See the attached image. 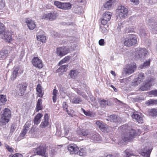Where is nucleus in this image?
Here are the masks:
<instances>
[{
	"mask_svg": "<svg viewBox=\"0 0 157 157\" xmlns=\"http://www.w3.org/2000/svg\"><path fill=\"white\" fill-rule=\"evenodd\" d=\"M120 128L123 134L122 140L124 141H130L135 136L139 134L138 133H136L135 130L126 125H122Z\"/></svg>",
	"mask_w": 157,
	"mask_h": 157,
	"instance_id": "obj_1",
	"label": "nucleus"
},
{
	"mask_svg": "<svg viewBox=\"0 0 157 157\" xmlns=\"http://www.w3.org/2000/svg\"><path fill=\"white\" fill-rule=\"evenodd\" d=\"M128 37L125 39L124 43L125 46L130 47L135 45L137 43V37L133 34L129 35Z\"/></svg>",
	"mask_w": 157,
	"mask_h": 157,
	"instance_id": "obj_2",
	"label": "nucleus"
},
{
	"mask_svg": "<svg viewBox=\"0 0 157 157\" xmlns=\"http://www.w3.org/2000/svg\"><path fill=\"white\" fill-rule=\"evenodd\" d=\"M128 9L124 6H119L117 10V17L121 19L125 18L128 14Z\"/></svg>",
	"mask_w": 157,
	"mask_h": 157,
	"instance_id": "obj_3",
	"label": "nucleus"
},
{
	"mask_svg": "<svg viewBox=\"0 0 157 157\" xmlns=\"http://www.w3.org/2000/svg\"><path fill=\"white\" fill-rule=\"evenodd\" d=\"M136 64H130L127 65L123 68L122 71L123 75H129L133 73L136 70Z\"/></svg>",
	"mask_w": 157,
	"mask_h": 157,
	"instance_id": "obj_4",
	"label": "nucleus"
},
{
	"mask_svg": "<svg viewBox=\"0 0 157 157\" xmlns=\"http://www.w3.org/2000/svg\"><path fill=\"white\" fill-rule=\"evenodd\" d=\"M11 116V112L10 110L6 108L4 111L2 115L1 121L4 124L9 122V118Z\"/></svg>",
	"mask_w": 157,
	"mask_h": 157,
	"instance_id": "obj_5",
	"label": "nucleus"
},
{
	"mask_svg": "<svg viewBox=\"0 0 157 157\" xmlns=\"http://www.w3.org/2000/svg\"><path fill=\"white\" fill-rule=\"evenodd\" d=\"M54 5L58 8L64 10H69L71 7V6L69 3H62L56 1L54 2Z\"/></svg>",
	"mask_w": 157,
	"mask_h": 157,
	"instance_id": "obj_6",
	"label": "nucleus"
},
{
	"mask_svg": "<svg viewBox=\"0 0 157 157\" xmlns=\"http://www.w3.org/2000/svg\"><path fill=\"white\" fill-rule=\"evenodd\" d=\"M96 124L98 126L99 129L104 133H107L109 132L111 129L110 127L107 125L103 124L102 121H97Z\"/></svg>",
	"mask_w": 157,
	"mask_h": 157,
	"instance_id": "obj_7",
	"label": "nucleus"
},
{
	"mask_svg": "<svg viewBox=\"0 0 157 157\" xmlns=\"http://www.w3.org/2000/svg\"><path fill=\"white\" fill-rule=\"evenodd\" d=\"M147 52L144 48H137L135 51V56L137 59L144 58L147 54Z\"/></svg>",
	"mask_w": 157,
	"mask_h": 157,
	"instance_id": "obj_8",
	"label": "nucleus"
},
{
	"mask_svg": "<svg viewBox=\"0 0 157 157\" xmlns=\"http://www.w3.org/2000/svg\"><path fill=\"white\" fill-rule=\"evenodd\" d=\"M70 50L68 47H60L57 48L56 53L58 56L62 57L68 53Z\"/></svg>",
	"mask_w": 157,
	"mask_h": 157,
	"instance_id": "obj_9",
	"label": "nucleus"
},
{
	"mask_svg": "<svg viewBox=\"0 0 157 157\" xmlns=\"http://www.w3.org/2000/svg\"><path fill=\"white\" fill-rule=\"evenodd\" d=\"M32 63L34 66L38 68H41L43 67L42 60L37 57H33Z\"/></svg>",
	"mask_w": 157,
	"mask_h": 157,
	"instance_id": "obj_10",
	"label": "nucleus"
},
{
	"mask_svg": "<svg viewBox=\"0 0 157 157\" xmlns=\"http://www.w3.org/2000/svg\"><path fill=\"white\" fill-rule=\"evenodd\" d=\"M91 142L96 143L101 140V137L97 133L93 132H91L90 136H88Z\"/></svg>",
	"mask_w": 157,
	"mask_h": 157,
	"instance_id": "obj_11",
	"label": "nucleus"
},
{
	"mask_svg": "<svg viewBox=\"0 0 157 157\" xmlns=\"http://www.w3.org/2000/svg\"><path fill=\"white\" fill-rule=\"evenodd\" d=\"M68 149L71 154H77L79 148L75 144H70L68 146Z\"/></svg>",
	"mask_w": 157,
	"mask_h": 157,
	"instance_id": "obj_12",
	"label": "nucleus"
},
{
	"mask_svg": "<svg viewBox=\"0 0 157 157\" xmlns=\"http://www.w3.org/2000/svg\"><path fill=\"white\" fill-rule=\"evenodd\" d=\"M58 16L57 13H55L54 12H52L50 13H45L43 15L42 18V19H46L47 20H50L51 19H56V17Z\"/></svg>",
	"mask_w": 157,
	"mask_h": 157,
	"instance_id": "obj_13",
	"label": "nucleus"
},
{
	"mask_svg": "<svg viewBox=\"0 0 157 157\" xmlns=\"http://www.w3.org/2000/svg\"><path fill=\"white\" fill-rule=\"evenodd\" d=\"M0 35L2 38L4 39L6 42H10L12 40L10 33L8 31H5L2 34H0Z\"/></svg>",
	"mask_w": 157,
	"mask_h": 157,
	"instance_id": "obj_14",
	"label": "nucleus"
},
{
	"mask_svg": "<svg viewBox=\"0 0 157 157\" xmlns=\"http://www.w3.org/2000/svg\"><path fill=\"white\" fill-rule=\"evenodd\" d=\"M36 151L38 155L45 156L46 148L43 146H39L36 149Z\"/></svg>",
	"mask_w": 157,
	"mask_h": 157,
	"instance_id": "obj_15",
	"label": "nucleus"
},
{
	"mask_svg": "<svg viewBox=\"0 0 157 157\" xmlns=\"http://www.w3.org/2000/svg\"><path fill=\"white\" fill-rule=\"evenodd\" d=\"M91 132L88 129H78L77 131V133L78 135L82 136H90Z\"/></svg>",
	"mask_w": 157,
	"mask_h": 157,
	"instance_id": "obj_16",
	"label": "nucleus"
},
{
	"mask_svg": "<svg viewBox=\"0 0 157 157\" xmlns=\"http://www.w3.org/2000/svg\"><path fill=\"white\" fill-rule=\"evenodd\" d=\"M132 117L133 119L139 123H142L143 122L142 117L140 115L137 113L136 112H134L132 115Z\"/></svg>",
	"mask_w": 157,
	"mask_h": 157,
	"instance_id": "obj_17",
	"label": "nucleus"
},
{
	"mask_svg": "<svg viewBox=\"0 0 157 157\" xmlns=\"http://www.w3.org/2000/svg\"><path fill=\"white\" fill-rule=\"evenodd\" d=\"M48 115L47 113L45 114L44 120L41 122L40 126L42 128H45L48 124Z\"/></svg>",
	"mask_w": 157,
	"mask_h": 157,
	"instance_id": "obj_18",
	"label": "nucleus"
},
{
	"mask_svg": "<svg viewBox=\"0 0 157 157\" xmlns=\"http://www.w3.org/2000/svg\"><path fill=\"white\" fill-rule=\"evenodd\" d=\"M144 73L142 72L140 73L138 77L134 79L135 84L137 85L140 84L141 81L144 79Z\"/></svg>",
	"mask_w": 157,
	"mask_h": 157,
	"instance_id": "obj_19",
	"label": "nucleus"
},
{
	"mask_svg": "<svg viewBox=\"0 0 157 157\" xmlns=\"http://www.w3.org/2000/svg\"><path fill=\"white\" fill-rule=\"evenodd\" d=\"M151 151V149L147 147L145 148L143 151L141 152V155L144 157H150V154Z\"/></svg>",
	"mask_w": 157,
	"mask_h": 157,
	"instance_id": "obj_20",
	"label": "nucleus"
},
{
	"mask_svg": "<svg viewBox=\"0 0 157 157\" xmlns=\"http://www.w3.org/2000/svg\"><path fill=\"white\" fill-rule=\"evenodd\" d=\"M8 52L6 49H2L0 51V59H5L8 55Z\"/></svg>",
	"mask_w": 157,
	"mask_h": 157,
	"instance_id": "obj_21",
	"label": "nucleus"
},
{
	"mask_svg": "<svg viewBox=\"0 0 157 157\" xmlns=\"http://www.w3.org/2000/svg\"><path fill=\"white\" fill-rule=\"evenodd\" d=\"M119 118L115 115H111L108 116L106 118V120L109 121H113L115 122H118Z\"/></svg>",
	"mask_w": 157,
	"mask_h": 157,
	"instance_id": "obj_22",
	"label": "nucleus"
},
{
	"mask_svg": "<svg viewBox=\"0 0 157 157\" xmlns=\"http://www.w3.org/2000/svg\"><path fill=\"white\" fill-rule=\"evenodd\" d=\"M26 23L28 27L30 30H33L34 29L36 26L35 22L33 20H26Z\"/></svg>",
	"mask_w": 157,
	"mask_h": 157,
	"instance_id": "obj_23",
	"label": "nucleus"
},
{
	"mask_svg": "<svg viewBox=\"0 0 157 157\" xmlns=\"http://www.w3.org/2000/svg\"><path fill=\"white\" fill-rule=\"evenodd\" d=\"M29 127V125L25 124L24 126V128L21 131L20 134V136L22 137H24L26 134Z\"/></svg>",
	"mask_w": 157,
	"mask_h": 157,
	"instance_id": "obj_24",
	"label": "nucleus"
},
{
	"mask_svg": "<svg viewBox=\"0 0 157 157\" xmlns=\"http://www.w3.org/2000/svg\"><path fill=\"white\" fill-rule=\"evenodd\" d=\"M36 90L37 92L38 93V96L40 97H42V96L44 95V92L42 91V87L40 84H38L37 85Z\"/></svg>",
	"mask_w": 157,
	"mask_h": 157,
	"instance_id": "obj_25",
	"label": "nucleus"
},
{
	"mask_svg": "<svg viewBox=\"0 0 157 157\" xmlns=\"http://www.w3.org/2000/svg\"><path fill=\"white\" fill-rule=\"evenodd\" d=\"M112 14L108 12H106L103 13L102 16L103 18L101 20H110Z\"/></svg>",
	"mask_w": 157,
	"mask_h": 157,
	"instance_id": "obj_26",
	"label": "nucleus"
},
{
	"mask_svg": "<svg viewBox=\"0 0 157 157\" xmlns=\"http://www.w3.org/2000/svg\"><path fill=\"white\" fill-rule=\"evenodd\" d=\"M71 101L74 104H78L82 101L81 98L77 96H75L73 98H71Z\"/></svg>",
	"mask_w": 157,
	"mask_h": 157,
	"instance_id": "obj_27",
	"label": "nucleus"
},
{
	"mask_svg": "<svg viewBox=\"0 0 157 157\" xmlns=\"http://www.w3.org/2000/svg\"><path fill=\"white\" fill-rule=\"evenodd\" d=\"M42 116V115L41 113H38L34 118L33 121L35 124H37L40 122V119Z\"/></svg>",
	"mask_w": 157,
	"mask_h": 157,
	"instance_id": "obj_28",
	"label": "nucleus"
},
{
	"mask_svg": "<svg viewBox=\"0 0 157 157\" xmlns=\"http://www.w3.org/2000/svg\"><path fill=\"white\" fill-rule=\"evenodd\" d=\"M100 105L102 108H105L107 105H111V104L108 100H102L100 102Z\"/></svg>",
	"mask_w": 157,
	"mask_h": 157,
	"instance_id": "obj_29",
	"label": "nucleus"
},
{
	"mask_svg": "<svg viewBox=\"0 0 157 157\" xmlns=\"http://www.w3.org/2000/svg\"><path fill=\"white\" fill-rule=\"evenodd\" d=\"M13 69V71L11 77V79L12 80H14L16 78L19 70L18 67L14 68Z\"/></svg>",
	"mask_w": 157,
	"mask_h": 157,
	"instance_id": "obj_30",
	"label": "nucleus"
},
{
	"mask_svg": "<svg viewBox=\"0 0 157 157\" xmlns=\"http://www.w3.org/2000/svg\"><path fill=\"white\" fill-rule=\"evenodd\" d=\"M42 100L41 99H39L36 106V112H38L40 110L42 109L43 107L42 105Z\"/></svg>",
	"mask_w": 157,
	"mask_h": 157,
	"instance_id": "obj_31",
	"label": "nucleus"
},
{
	"mask_svg": "<svg viewBox=\"0 0 157 157\" xmlns=\"http://www.w3.org/2000/svg\"><path fill=\"white\" fill-rule=\"evenodd\" d=\"M151 32L153 34H157V24L153 22L151 25Z\"/></svg>",
	"mask_w": 157,
	"mask_h": 157,
	"instance_id": "obj_32",
	"label": "nucleus"
},
{
	"mask_svg": "<svg viewBox=\"0 0 157 157\" xmlns=\"http://www.w3.org/2000/svg\"><path fill=\"white\" fill-rule=\"evenodd\" d=\"M146 104L147 106L157 105V100L150 99L146 102Z\"/></svg>",
	"mask_w": 157,
	"mask_h": 157,
	"instance_id": "obj_33",
	"label": "nucleus"
},
{
	"mask_svg": "<svg viewBox=\"0 0 157 157\" xmlns=\"http://www.w3.org/2000/svg\"><path fill=\"white\" fill-rule=\"evenodd\" d=\"M6 96L3 95H0V105H4L6 101Z\"/></svg>",
	"mask_w": 157,
	"mask_h": 157,
	"instance_id": "obj_34",
	"label": "nucleus"
},
{
	"mask_svg": "<svg viewBox=\"0 0 157 157\" xmlns=\"http://www.w3.org/2000/svg\"><path fill=\"white\" fill-rule=\"evenodd\" d=\"M86 149L85 148H82L78 151L77 154H78L81 156H84L86 155Z\"/></svg>",
	"mask_w": 157,
	"mask_h": 157,
	"instance_id": "obj_35",
	"label": "nucleus"
},
{
	"mask_svg": "<svg viewBox=\"0 0 157 157\" xmlns=\"http://www.w3.org/2000/svg\"><path fill=\"white\" fill-rule=\"evenodd\" d=\"M78 72L76 70H71L69 75L71 78H75L78 75Z\"/></svg>",
	"mask_w": 157,
	"mask_h": 157,
	"instance_id": "obj_36",
	"label": "nucleus"
},
{
	"mask_svg": "<svg viewBox=\"0 0 157 157\" xmlns=\"http://www.w3.org/2000/svg\"><path fill=\"white\" fill-rule=\"evenodd\" d=\"M27 86V85L26 86L23 85L22 87L19 89L20 92L18 93V94L19 96H22L24 94L26 90Z\"/></svg>",
	"mask_w": 157,
	"mask_h": 157,
	"instance_id": "obj_37",
	"label": "nucleus"
},
{
	"mask_svg": "<svg viewBox=\"0 0 157 157\" xmlns=\"http://www.w3.org/2000/svg\"><path fill=\"white\" fill-rule=\"evenodd\" d=\"M148 113L149 115L151 116H154L157 115V110L155 109L149 110Z\"/></svg>",
	"mask_w": 157,
	"mask_h": 157,
	"instance_id": "obj_38",
	"label": "nucleus"
},
{
	"mask_svg": "<svg viewBox=\"0 0 157 157\" xmlns=\"http://www.w3.org/2000/svg\"><path fill=\"white\" fill-rule=\"evenodd\" d=\"M151 61V60L150 59L146 60L142 65L141 66V68L142 69L145 68L149 66L150 65Z\"/></svg>",
	"mask_w": 157,
	"mask_h": 157,
	"instance_id": "obj_39",
	"label": "nucleus"
},
{
	"mask_svg": "<svg viewBox=\"0 0 157 157\" xmlns=\"http://www.w3.org/2000/svg\"><path fill=\"white\" fill-rule=\"evenodd\" d=\"M37 39L38 40H40L42 42V43H44L45 42L46 37L45 36L43 35H39L37 36Z\"/></svg>",
	"mask_w": 157,
	"mask_h": 157,
	"instance_id": "obj_40",
	"label": "nucleus"
},
{
	"mask_svg": "<svg viewBox=\"0 0 157 157\" xmlns=\"http://www.w3.org/2000/svg\"><path fill=\"white\" fill-rule=\"evenodd\" d=\"M58 93V91L57 90H56L55 89H54L53 90L52 94L53 95L52 97V100L54 102H55L56 101L57 99V94Z\"/></svg>",
	"mask_w": 157,
	"mask_h": 157,
	"instance_id": "obj_41",
	"label": "nucleus"
},
{
	"mask_svg": "<svg viewBox=\"0 0 157 157\" xmlns=\"http://www.w3.org/2000/svg\"><path fill=\"white\" fill-rule=\"evenodd\" d=\"M68 66V64H67L66 65H63L60 67L58 69L59 71H62L63 72L66 71L67 69V68Z\"/></svg>",
	"mask_w": 157,
	"mask_h": 157,
	"instance_id": "obj_42",
	"label": "nucleus"
},
{
	"mask_svg": "<svg viewBox=\"0 0 157 157\" xmlns=\"http://www.w3.org/2000/svg\"><path fill=\"white\" fill-rule=\"evenodd\" d=\"M63 107L64 109L65 110H66V112L67 113L68 115H69L70 116L72 117H73V115L69 113V111L67 109L68 106L66 102H63Z\"/></svg>",
	"mask_w": 157,
	"mask_h": 157,
	"instance_id": "obj_43",
	"label": "nucleus"
},
{
	"mask_svg": "<svg viewBox=\"0 0 157 157\" xmlns=\"http://www.w3.org/2000/svg\"><path fill=\"white\" fill-rule=\"evenodd\" d=\"M112 4L110 2L107 1L106 3L104 4V6L106 9L109 10L111 8Z\"/></svg>",
	"mask_w": 157,
	"mask_h": 157,
	"instance_id": "obj_44",
	"label": "nucleus"
},
{
	"mask_svg": "<svg viewBox=\"0 0 157 157\" xmlns=\"http://www.w3.org/2000/svg\"><path fill=\"white\" fill-rule=\"evenodd\" d=\"M70 57L69 56H67L66 57L64 58L59 63V65H60L61 64L66 63V62L69 60Z\"/></svg>",
	"mask_w": 157,
	"mask_h": 157,
	"instance_id": "obj_45",
	"label": "nucleus"
},
{
	"mask_svg": "<svg viewBox=\"0 0 157 157\" xmlns=\"http://www.w3.org/2000/svg\"><path fill=\"white\" fill-rule=\"evenodd\" d=\"M5 31V28L4 24L0 22V34H2Z\"/></svg>",
	"mask_w": 157,
	"mask_h": 157,
	"instance_id": "obj_46",
	"label": "nucleus"
},
{
	"mask_svg": "<svg viewBox=\"0 0 157 157\" xmlns=\"http://www.w3.org/2000/svg\"><path fill=\"white\" fill-rule=\"evenodd\" d=\"M125 155H124V157H130L131 155H133V154L129 153L127 150H125L124 151Z\"/></svg>",
	"mask_w": 157,
	"mask_h": 157,
	"instance_id": "obj_47",
	"label": "nucleus"
},
{
	"mask_svg": "<svg viewBox=\"0 0 157 157\" xmlns=\"http://www.w3.org/2000/svg\"><path fill=\"white\" fill-rule=\"evenodd\" d=\"M59 90L61 92H64L65 90V89L61 85H59L58 86Z\"/></svg>",
	"mask_w": 157,
	"mask_h": 157,
	"instance_id": "obj_48",
	"label": "nucleus"
},
{
	"mask_svg": "<svg viewBox=\"0 0 157 157\" xmlns=\"http://www.w3.org/2000/svg\"><path fill=\"white\" fill-rule=\"evenodd\" d=\"M69 129L68 128H66L64 129V136H67L69 133Z\"/></svg>",
	"mask_w": 157,
	"mask_h": 157,
	"instance_id": "obj_49",
	"label": "nucleus"
},
{
	"mask_svg": "<svg viewBox=\"0 0 157 157\" xmlns=\"http://www.w3.org/2000/svg\"><path fill=\"white\" fill-rule=\"evenodd\" d=\"M15 125L14 124H12L11 127L10 132L12 134L15 130Z\"/></svg>",
	"mask_w": 157,
	"mask_h": 157,
	"instance_id": "obj_50",
	"label": "nucleus"
},
{
	"mask_svg": "<svg viewBox=\"0 0 157 157\" xmlns=\"http://www.w3.org/2000/svg\"><path fill=\"white\" fill-rule=\"evenodd\" d=\"M146 87H147V90L149 89V87L151 86V82L149 81L148 82L145 83V85H144Z\"/></svg>",
	"mask_w": 157,
	"mask_h": 157,
	"instance_id": "obj_51",
	"label": "nucleus"
},
{
	"mask_svg": "<svg viewBox=\"0 0 157 157\" xmlns=\"http://www.w3.org/2000/svg\"><path fill=\"white\" fill-rule=\"evenodd\" d=\"M113 101L117 103H118L119 105H121V104H123V102L122 101H121L120 100H118L116 98H114L113 99Z\"/></svg>",
	"mask_w": 157,
	"mask_h": 157,
	"instance_id": "obj_52",
	"label": "nucleus"
},
{
	"mask_svg": "<svg viewBox=\"0 0 157 157\" xmlns=\"http://www.w3.org/2000/svg\"><path fill=\"white\" fill-rule=\"evenodd\" d=\"M4 7V3L3 0H0V10L2 9Z\"/></svg>",
	"mask_w": 157,
	"mask_h": 157,
	"instance_id": "obj_53",
	"label": "nucleus"
},
{
	"mask_svg": "<svg viewBox=\"0 0 157 157\" xmlns=\"http://www.w3.org/2000/svg\"><path fill=\"white\" fill-rule=\"evenodd\" d=\"M76 2L81 5H84L85 3L86 0H76Z\"/></svg>",
	"mask_w": 157,
	"mask_h": 157,
	"instance_id": "obj_54",
	"label": "nucleus"
},
{
	"mask_svg": "<svg viewBox=\"0 0 157 157\" xmlns=\"http://www.w3.org/2000/svg\"><path fill=\"white\" fill-rule=\"evenodd\" d=\"M104 40L103 39H101L99 41V44L101 46L104 45Z\"/></svg>",
	"mask_w": 157,
	"mask_h": 157,
	"instance_id": "obj_55",
	"label": "nucleus"
},
{
	"mask_svg": "<svg viewBox=\"0 0 157 157\" xmlns=\"http://www.w3.org/2000/svg\"><path fill=\"white\" fill-rule=\"evenodd\" d=\"M140 32L141 36H144L145 35V30L143 29H140Z\"/></svg>",
	"mask_w": 157,
	"mask_h": 157,
	"instance_id": "obj_56",
	"label": "nucleus"
},
{
	"mask_svg": "<svg viewBox=\"0 0 157 157\" xmlns=\"http://www.w3.org/2000/svg\"><path fill=\"white\" fill-rule=\"evenodd\" d=\"M131 2H132L135 5H137L139 3V0H130Z\"/></svg>",
	"mask_w": 157,
	"mask_h": 157,
	"instance_id": "obj_57",
	"label": "nucleus"
},
{
	"mask_svg": "<svg viewBox=\"0 0 157 157\" xmlns=\"http://www.w3.org/2000/svg\"><path fill=\"white\" fill-rule=\"evenodd\" d=\"M151 94L155 96H157V90H152L151 91Z\"/></svg>",
	"mask_w": 157,
	"mask_h": 157,
	"instance_id": "obj_58",
	"label": "nucleus"
},
{
	"mask_svg": "<svg viewBox=\"0 0 157 157\" xmlns=\"http://www.w3.org/2000/svg\"><path fill=\"white\" fill-rule=\"evenodd\" d=\"M140 89L142 91H144L147 90V87H146L144 85L141 86Z\"/></svg>",
	"mask_w": 157,
	"mask_h": 157,
	"instance_id": "obj_59",
	"label": "nucleus"
},
{
	"mask_svg": "<svg viewBox=\"0 0 157 157\" xmlns=\"http://www.w3.org/2000/svg\"><path fill=\"white\" fill-rule=\"evenodd\" d=\"M35 131V128L33 127L31 128V129L29 131V132L30 133H33Z\"/></svg>",
	"mask_w": 157,
	"mask_h": 157,
	"instance_id": "obj_60",
	"label": "nucleus"
},
{
	"mask_svg": "<svg viewBox=\"0 0 157 157\" xmlns=\"http://www.w3.org/2000/svg\"><path fill=\"white\" fill-rule=\"evenodd\" d=\"M107 23V20H101V23L103 25H105Z\"/></svg>",
	"mask_w": 157,
	"mask_h": 157,
	"instance_id": "obj_61",
	"label": "nucleus"
},
{
	"mask_svg": "<svg viewBox=\"0 0 157 157\" xmlns=\"http://www.w3.org/2000/svg\"><path fill=\"white\" fill-rule=\"evenodd\" d=\"M14 154L15 156V157H22L23 156L22 155L20 154L16 153Z\"/></svg>",
	"mask_w": 157,
	"mask_h": 157,
	"instance_id": "obj_62",
	"label": "nucleus"
},
{
	"mask_svg": "<svg viewBox=\"0 0 157 157\" xmlns=\"http://www.w3.org/2000/svg\"><path fill=\"white\" fill-rule=\"evenodd\" d=\"M84 113L85 115H86L87 116H90V112H87L86 111H85V112Z\"/></svg>",
	"mask_w": 157,
	"mask_h": 157,
	"instance_id": "obj_63",
	"label": "nucleus"
},
{
	"mask_svg": "<svg viewBox=\"0 0 157 157\" xmlns=\"http://www.w3.org/2000/svg\"><path fill=\"white\" fill-rule=\"evenodd\" d=\"M106 157H116L114 155H112L111 154H109L106 155Z\"/></svg>",
	"mask_w": 157,
	"mask_h": 157,
	"instance_id": "obj_64",
	"label": "nucleus"
}]
</instances>
